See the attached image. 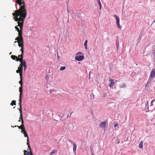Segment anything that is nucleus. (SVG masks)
Returning <instances> with one entry per match:
<instances>
[{"label":"nucleus","instance_id":"obj_44","mask_svg":"<svg viewBox=\"0 0 155 155\" xmlns=\"http://www.w3.org/2000/svg\"><path fill=\"white\" fill-rule=\"evenodd\" d=\"M153 55L154 56L155 55V51H154Z\"/></svg>","mask_w":155,"mask_h":155},{"label":"nucleus","instance_id":"obj_18","mask_svg":"<svg viewBox=\"0 0 155 155\" xmlns=\"http://www.w3.org/2000/svg\"><path fill=\"white\" fill-rule=\"evenodd\" d=\"M143 141H141L138 145V147L140 148H143Z\"/></svg>","mask_w":155,"mask_h":155},{"label":"nucleus","instance_id":"obj_24","mask_svg":"<svg viewBox=\"0 0 155 155\" xmlns=\"http://www.w3.org/2000/svg\"><path fill=\"white\" fill-rule=\"evenodd\" d=\"M116 45L117 50H118L119 48V42L117 40L116 41Z\"/></svg>","mask_w":155,"mask_h":155},{"label":"nucleus","instance_id":"obj_19","mask_svg":"<svg viewBox=\"0 0 155 155\" xmlns=\"http://www.w3.org/2000/svg\"><path fill=\"white\" fill-rule=\"evenodd\" d=\"M73 150L74 152H75L76 150V148L77 147V145L76 143H74V145H73Z\"/></svg>","mask_w":155,"mask_h":155},{"label":"nucleus","instance_id":"obj_49","mask_svg":"<svg viewBox=\"0 0 155 155\" xmlns=\"http://www.w3.org/2000/svg\"><path fill=\"white\" fill-rule=\"evenodd\" d=\"M12 53V52H11L10 53V55H11Z\"/></svg>","mask_w":155,"mask_h":155},{"label":"nucleus","instance_id":"obj_22","mask_svg":"<svg viewBox=\"0 0 155 155\" xmlns=\"http://www.w3.org/2000/svg\"><path fill=\"white\" fill-rule=\"evenodd\" d=\"M120 88H125L126 87V85L125 83H123L122 85H120Z\"/></svg>","mask_w":155,"mask_h":155},{"label":"nucleus","instance_id":"obj_39","mask_svg":"<svg viewBox=\"0 0 155 155\" xmlns=\"http://www.w3.org/2000/svg\"><path fill=\"white\" fill-rule=\"evenodd\" d=\"M16 72L18 73H20V71H19V69H18V70H17L16 71Z\"/></svg>","mask_w":155,"mask_h":155},{"label":"nucleus","instance_id":"obj_14","mask_svg":"<svg viewBox=\"0 0 155 155\" xmlns=\"http://www.w3.org/2000/svg\"><path fill=\"white\" fill-rule=\"evenodd\" d=\"M22 94L21 95L20 93V96H19V103H18V105L19 106L20 108H21V103H22V100L21 99V97Z\"/></svg>","mask_w":155,"mask_h":155},{"label":"nucleus","instance_id":"obj_34","mask_svg":"<svg viewBox=\"0 0 155 155\" xmlns=\"http://www.w3.org/2000/svg\"><path fill=\"white\" fill-rule=\"evenodd\" d=\"M155 101V99H153L152 100L151 102V106H152L153 105V102Z\"/></svg>","mask_w":155,"mask_h":155},{"label":"nucleus","instance_id":"obj_25","mask_svg":"<svg viewBox=\"0 0 155 155\" xmlns=\"http://www.w3.org/2000/svg\"><path fill=\"white\" fill-rule=\"evenodd\" d=\"M15 102H16V101L13 100L12 101V103H11L10 105L12 106H13L14 105H15L16 104Z\"/></svg>","mask_w":155,"mask_h":155},{"label":"nucleus","instance_id":"obj_33","mask_svg":"<svg viewBox=\"0 0 155 155\" xmlns=\"http://www.w3.org/2000/svg\"><path fill=\"white\" fill-rule=\"evenodd\" d=\"M118 126V124L117 123H116L114 124V127H116Z\"/></svg>","mask_w":155,"mask_h":155},{"label":"nucleus","instance_id":"obj_37","mask_svg":"<svg viewBox=\"0 0 155 155\" xmlns=\"http://www.w3.org/2000/svg\"><path fill=\"white\" fill-rule=\"evenodd\" d=\"M69 142L71 143H72L74 145V143H75L74 142L71 140H69Z\"/></svg>","mask_w":155,"mask_h":155},{"label":"nucleus","instance_id":"obj_20","mask_svg":"<svg viewBox=\"0 0 155 155\" xmlns=\"http://www.w3.org/2000/svg\"><path fill=\"white\" fill-rule=\"evenodd\" d=\"M87 40H86L84 42V45L85 47V48L86 50L87 49Z\"/></svg>","mask_w":155,"mask_h":155},{"label":"nucleus","instance_id":"obj_52","mask_svg":"<svg viewBox=\"0 0 155 155\" xmlns=\"http://www.w3.org/2000/svg\"><path fill=\"white\" fill-rule=\"evenodd\" d=\"M92 155H94L93 153L92 154Z\"/></svg>","mask_w":155,"mask_h":155},{"label":"nucleus","instance_id":"obj_5","mask_svg":"<svg viewBox=\"0 0 155 155\" xmlns=\"http://www.w3.org/2000/svg\"><path fill=\"white\" fill-rule=\"evenodd\" d=\"M114 17L115 18L116 20V24L117 25L119 29H121V27L120 24V19L119 17L116 15H114Z\"/></svg>","mask_w":155,"mask_h":155},{"label":"nucleus","instance_id":"obj_11","mask_svg":"<svg viewBox=\"0 0 155 155\" xmlns=\"http://www.w3.org/2000/svg\"><path fill=\"white\" fill-rule=\"evenodd\" d=\"M152 78L151 77H150V76L149 79L147 81V82L145 85V89H146L147 87L149 86V84L151 83L152 80Z\"/></svg>","mask_w":155,"mask_h":155},{"label":"nucleus","instance_id":"obj_21","mask_svg":"<svg viewBox=\"0 0 155 155\" xmlns=\"http://www.w3.org/2000/svg\"><path fill=\"white\" fill-rule=\"evenodd\" d=\"M11 58L13 60H15L16 59H18V58L17 57V56H16L15 55H12L11 56Z\"/></svg>","mask_w":155,"mask_h":155},{"label":"nucleus","instance_id":"obj_30","mask_svg":"<svg viewBox=\"0 0 155 155\" xmlns=\"http://www.w3.org/2000/svg\"><path fill=\"white\" fill-rule=\"evenodd\" d=\"M65 68H66L65 67L63 66L62 67H61L60 68V71H63V70H64L65 69Z\"/></svg>","mask_w":155,"mask_h":155},{"label":"nucleus","instance_id":"obj_42","mask_svg":"<svg viewBox=\"0 0 155 155\" xmlns=\"http://www.w3.org/2000/svg\"><path fill=\"white\" fill-rule=\"evenodd\" d=\"M60 115H61V114H60V112H59L58 113V115L59 116H60Z\"/></svg>","mask_w":155,"mask_h":155},{"label":"nucleus","instance_id":"obj_6","mask_svg":"<svg viewBox=\"0 0 155 155\" xmlns=\"http://www.w3.org/2000/svg\"><path fill=\"white\" fill-rule=\"evenodd\" d=\"M18 43V45L19 46L21 47H24V44H23V39L22 37L20 38V41H15L14 42L15 43Z\"/></svg>","mask_w":155,"mask_h":155},{"label":"nucleus","instance_id":"obj_50","mask_svg":"<svg viewBox=\"0 0 155 155\" xmlns=\"http://www.w3.org/2000/svg\"><path fill=\"white\" fill-rule=\"evenodd\" d=\"M114 80L116 81V82H115L114 83H116L117 81L116 80Z\"/></svg>","mask_w":155,"mask_h":155},{"label":"nucleus","instance_id":"obj_36","mask_svg":"<svg viewBox=\"0 0 155 155\" xmlns=\"http://www.w3.org/2000/svg\"><path fill=\"white\" fill-rule=\"evenodd\" d=\"M82 54V52H78V53H77L76 54H77V55H79V54Z\"/></svg>","mask_w":155,"mask_h":155},{"label":"nucleus","instance_id":"obj_28","mask_svg":"<svg viewBox=\"0 0 155 155\" xmlns=\"http://www.w3.org/2000/svg\"><path fill=\"white\" fill-rule=\"evenodd\" d=\"M98 4L99 5V7H100V10H101V2L100 1H99L98 2Z\"/></svg>","mask_w":155,"mask_h":155},{"label":"nucleus","instance_id":"obj_23","mask_svg":"<svg viewBox=\"0 0 155 155\" xmlns=\"http://www.w3.org/2000/svg\"><path fill=\"white\" fill-rule=\"evenodd\" d=\"M24 152V155H29L30 154V153L27 151L25 150Z\"/></svg>","mask_w":155,"mask_h":155},{"label":"nucleus","instance_id":"obj_26","mask_svg":"<svg viewBox=\"0 0 155 155\" xmlns=\"http://www.w3.org/2000/svg\"><path fill=\"white\" fill-rule=\"evenodd\" d=\"M56 91L57 90H54L53 89H50L49 91V92H50V93H52L54 92H56Z\"/></svg>","mask_w":155,"mask_h":155},{"label":"nucleus","instance_id":"obj_8","mask_svg":"<svg viewBox=\"0 0 155 155\" xmlns=\"http://www.w3.org/2000/svg\"><path fill=\"white\" fill-rule=\"evenodd\" d=\"M23 54H22L21 53V54L20 55H19L18 56L19 57L18 58V59H16V60L17 61H20L21 63H22V61H24V60L23 59Z\"/></svg>","mask_w":155,"mask_h":155},{"label":"nucleus","instance_id":"obj_9","mask_svg":"<svg viewBox=\"0 0 155 155\" xmlns=\"http://www.w3.org/2000/svg\"><path fill=\"white\" fill-rule=\"evenodd\" d=\"M19 84H21V87L19 88V92L21 94V95L22 94L23 90H22V80H21L19 82Z\"/></svg>","mask_w":155,"mask_h":155},{"label":"nucleus","instance_id":"obj_10","mask_svg":"<svg viewBox=\"0 0 155 155\" xmlns=\"http://www.w3.org/2000/svg\"><path fill=\"white\" fill-rule=\"evenodd\" d=\"M109 81L110 82V83L109 84V87L111 88L114 86L115 83L114 82V80L111 79H110Z\"/></svg>","mask_w":155,"mask_h":155},{"label":"nucleus","instance_id":"obj_7","mask_svg":"<svg viewBox=\"0 0 155 155\" xmlns=\"http://www.w3.org/2000/svg\"><path fill=\"white\" fill-rule=\"evenodd\" d=\"M84 55L76 56L75 57V59L76 60L78 61H81L84 59Z\"/></svg>","mask_w":155,"mask_h":155},{"label":"nucleus","instance_id":"obj_53","mask_svg":"<svg viewBox=\"0 0 155 155\" xmlns=\"http://www.w3.org/2000/svg\"><path fill=\"white\" fill-rule=\"evenodd\" d=\"M68 117V116H67V117Z\"/></svg>","mask_w":155,"mask_h":155},{"label":"nucleus","instance_id":"obj_41","mask_svg":"<svg viewBox=\"0 0 155 155\" xmlns=\"http://www.w3.org/2000/svg\"><path fill=\"white\" fill-rule=\"evenodd\" d=\"M90 74H91V72H89V78L90 79Z\"/></svg>","mask_w":155,"mask_h":155},{"label":"nucleus","instance_id":"obj_13","mask_svg":"<svg viewBox=\"0 0 155 155\" xmlns=\"http://www.w3.org/2000/svg\"><path fill=\"white\" fill-rule=\"evenodd\" d=\"M150 76L152 78L155 77V69L152 70L151 71Z\"/></svg>","mask_w":155,"mask_h":155},{"label":"nucleus","instance_id":"obj_4","mask_svg":"<svg viewBox=\"0 0 155 155\" xmlns=\"http://www.w3.org/2000/svg\"><path fill=\"white\" fill-rule=\"evenodd\" d=\"M18 127L19 129H21V130H22V131H21V133H23V134H25V135H24V136L26 137H27V144L28 145V147L29 148H30V145H29V138H28V135H27V132H26V133H25L24 134V130L23 129V127H20V126H15L14 127Z\"/></svg>","mask_w":155,"mask_h":155},{"label":"nucleus","instance_id":"obj_17","mask_svg":"<svg viewBox=\"0 0 155 155\" xmlns=\"http://www.w3.org/2000/svg\"><path fill=\"white\" fill-rule=\"evenodd\" d=\"M21 64H22V65H23V67L24 66V68H26L27 65H26L25 60H24V61H22V62Z\"/></svg>","mask_w":155,"mask_h":155},{"label":"nucleus","instance_id":"obj_3","mask_svg":"<svg viewBox=\"0 0 155 155\" xmlns=\"http://www.w3.org/2000/svg\"><path fill=\"white\" fill-rule=\"evenodd\" d=\"M14 16H15V17H14L13 18L15 19V20L16 21H18V26H19L20 27V29H21V31H20V30L18 28L17 26H15V28L16 29V30H17V31L18 32V35H19V36H20L22 35V28H21V27H20V26H19V25L18 23V22L19 21H19L17 20V18H16V14H15V15ZM23 27V26H22V27ZM22 28H23V27Z\"/></svg>","mask_w":155,"mask_h":155},{"label":"nucleus","instance_id":"obj_15","mask_svg":"<svg viewBox=\"0 0 155 155\" xmlns=\"http://www.w3.org/2000/svg\"><path fill=\"white\" fill-rule=\"evenodd\" d=\"M142 37V36L141 35H140L138 38V40L137 41V45H138L139 43V42H140V41L141 40Z\"/></svg>","mask_w":155,"mask_h":155},{"label":"nucleus","instance_id":"obj_35","mask_svg":"<svg viewBox=\"0 0 155 155\" xmlns=\"http://www.w3.org/2000/svg\"><path fill=\"white\" fill-rule=\"evenodd\" d=\"M145 106H146V107H147L148 106V101H147L146 102L145 104Z\"/></svg>","mask_w":155,"mask_h":155},{"label":"nucleus","instance_id":"obj_48","mask_svg":"<svg viewBox=\"0 0 155 155\" xmlns=\"http://www.w3.org/2000/svg\"><path fill=\"white\" fill-rule=\"evenodd\" d=\"M97 2H98L99 1H100V0H97Z\"/></svg>","mask_w":155,"mask_h":155},{"label":"nucleus","instance_id":"obj_45","mask_svg":"<svg viewBox=\"0 0 155 155\" xmlns=\"http://www.w3.org/2000/svg\"><path fill=\"white\" fill-rule=\"evenodd\" d=\"M155 22V19L153 21L152 24L151 25H152L153 24V23H154Z\"/></svg>","mask_w":155,"mask_h":155},{"label":"nucleus","instance_id":"obj_31","mask_svg":"<svg viewBox=\"0 0 155 155\" xmlns=\"http://www.w3.org/2000/svg\"><path fill=\"white\" fill-rule=\"evenodd\" d=\"M56 152V151L55 150L53 151H52L50 153L49 155H53L55 153V152Z\"/></svg>","mask_w":155,"mask_h":155},{"label":"nucleus","instance_id":"obj_40","mask_svg":"<svg viewBox=\"0 0 155 155\" xmlns=\"http://www.w3.org/2000/svg\"><path fill=\"white\" fill-rule=\"evenodd\" d=\"M45 78L46 80H47V79L48 78V77L47 75L46 76Z\"/></svg>","mask_w":155,"mask_h":155},{"label":"nucleus","instance_id":"obj_1","mask_svg":"<svg viewBox=\"0 0 155 155\" xmlns=\"http://www.w3.org/2000/svg\"><path fill=\"white\" fill-rule=\"evenodd\" d=\"M15 2L19 5V6H20V8L19 9L16 10L15 12L13 13L12 15L14 16L15 14H16L17 20L19 21L18 23L19 25L21 28H22L24 20L27 15L24 2L23 0H16Z\"/></svg>","mask_w":155,"mask_h":155},{"label":"nucleus","instance_id":"obj_47","mask_svg":"<svg viewBox=\"0 0 155 155\" xmlns=\"http://www.w3.org/2000/svg\"><path fill=\"white\" fill-rule=\"evenodd\" d=\"M26 68H24V71H25V70H26Z\"/></svg>","mask_w":155,"mask_h":155},{"label":"nucleus","instance_id":"obj_27","mask_svg":"<svg viewBox=\"0 0 155 155\" xmlns=\"http://www.w3.org/2000/svg\"><path fill=\"white\" fill-rule=\"evenodd\" d=\"M22 72L23 71H20V78L21 80L22 79Z\"/></svg>","mask_w":155,"mask_h":155},{"label":"nucleus","instance_id":"obj_46","mask_svg":"<svg viewBox=\"0 0 155 155\" xmlns=\"http://www.w3.org/2000/svg\"><path fill=\"white\" fill-rule=\"evenodd\" d=\"M73 113V112H70V115H71L72 114V113Z\"/></svg>","mask_w":155,"mask_h":155},{"label":"nucleus","instance_id":"obj_32","mask_svg":"<svg viewBox=\"0 0 155 155\" xmlns=\"http://www.w3.org/2000/svg\"><path fill=\"white\" fill-rule=\"evenodd\" d=\"M22 54H24V47H21L20 50Z\"/></svg>","mask_w":155,"mask_h":155},{"label":"nucleus","instance_id":"obj_51","mask_svg":"<svg viewBox=\"0 0 155 155\" xmlns=\"http://www.w3.org/2000/svg\"><path fill=\"white\" fill-rule=\"evenodd\" d=\"M114 80L116 81V82H115L114 83H116L117 81L116 80Z\"/></svg>","mask_w":155,"mask_h":155},{"label":"nucleus","instance_id":"obj_12","mask_svg":"<svg viewBox=\"0 0 155 155\" xmlns=\"http://www.w3.org/2000/svg\"><path fill=\"white\" fill-rule=\"evenodd\" d=\"M107 122V121H103L99 125V127L101 128H105L106 126V124Z\"/></svg>","mask_w":155,"mask_h":155},{"label":"nucleus","instance_id":"obj_38","mask_svg":"<svg viewBox=\"0 0 155 155\" xmlns=\"http://www.w3.org/2000/svg\"><path fill=\"white\" fill-rule=\"evenodd\" d=\"M147 110H146V112H148L149 111V106H147Z\"/></svg>","mask_w":155,"mask_h":155},{"label":"nucleus","instance_id":"obj_43","mask_svg":"<svg viewBox=\"0 0 155 155\" xmlns=\"http://www.w3.org/2000/svg\"><path fill=\"white\" fill-rule=\"evenodd\" d=\"M17 4H15V7H16V8L17 9H18V8H17Z\"/></svg>","mask_w":155,"mask_h":155},{"label":"nucleus","instance_id":"obj_16","mask_svg":"<svg viewBox=\"0 0 155 155\" xmlns=\"http://www.w3.org/2000/svg\"><path fill=\"white\" fill-rule=\"evenodd\" d=\"M18 69L20 71H23V67L22 64L21 63L20 64Z\"/></svg>","mask_w":155,"mask_h":155},{"label":"nucleus","instance_id":"obj_2","mask_svg":"<svg viewBox=\"0 0 155 155\" xmlns=\"http://www.w3.org/2000/svg\"><path fill=\"white\" fill-rule=\"evenodd\" d=\"M19 111L20 112V117L19 120H18V121L20 122L21 121L20 119L21 120V123L22 124L21 125V126H20V127H23V129L24 130V134L26 133V131L25 130V128L24 127V121L23 120V116H22V111L21 110V108H20V109L19 110Z\"/></svg>","mask_w":155,"mask_h":155},{"label":"nucleus","instance_id":"obj_29","mask_svg":"<svg viewBox=\"0 0 155 155\" xmlns=\"http://www.w3.org/2000/svg\"><path fill=\"white\" fill-rule=\"evenodd\" d=\"M19 36H20L19 37H18L16 38L15 39V40H18V41H20V38H21V37H22V35H21Z\"/></svg>","mask_w":155,"mask_h":155}]
</instances>
